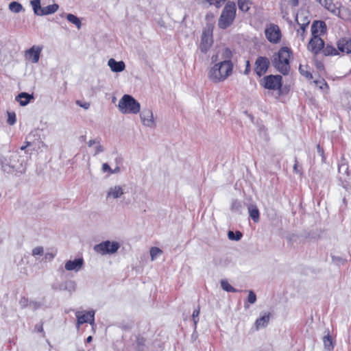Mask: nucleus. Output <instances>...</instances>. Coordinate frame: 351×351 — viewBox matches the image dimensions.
Wrapping results in <instances>:
<instances>
[{
  "instance_id": "603ef678",
  "label": "nucleus",
  "mask_w": 351,
  "mask_h": 351,
  "mask_svg": "<svg viewBox=\"0 0 351 351\" xmlns=\"http://www.w3.org/2000/svg\"><path fill=\"white\" fill-rule=\"evenodd\" d=\"M10 167H11V166H9V167H9V169H7V166H6V165H3V166H2V169H3V170L4 171H7L8 173H10V172H11V169H12V168H10Z\"/></svg>"
},
{
  "instance_id": "473e14b6",
  "label": "nucleus",
  "mask_w": 351,
  "mask_h": 351,
  "mask_svg": "<svg viewBox=\"0 0 351 351\" xmlns=\"http://www.w3.org/2000/svg\"><path fill=\"white\" fill-rule=\"evenodd\" d=\"M221 288L227 292H236L237 289H234L226 280H222L221 281Z\"/></svg>"
},
{
  "instance_id": "2f4dec72",
  "label": "nucleus",
  "mask_w": 351,
  "mask_h": 351,
  "mask_svg": "<svg viewBox=\"0 0 351 351\" xmlns=\"http://www.w3.org/2000/svg\"><path fill=\"white\" fill-rule=\"evenodd\" d=\"M323 343L324 348L327 349L328 350H331L333 349V343L332 338L330 335L324 336L323 338Z\"/></svg>"
},
{
  "instance_id": "6e6552de",
  "label": "nucleus",
  "mask_w": 351,
  "mask_h": 351,
  "mask_svg": "<svg viewBox=\"0 0 351 351\" xmlns=\"http://www.w3.org/2000/svg\"><path fill=\"white\" fill-rule=\"evenodd\" d=\"M30 3L34 14L37 16L52 14L57 12L59 8V5L56 3L42 8L40 5V0H32Z\"/></svg>"
},
{
  "instance_id": "09e8293b",
  "label": "nucleus",
  "mask_w": 351,
  "mask_h": 351,
  "mask_svg": "<svg viewBox=\"0 0 351 351\" xmlns=\"http://www.w3.org/2000/svg\"><path fill=\"white\" fill-rule=\"evenodd\" d=\"M21 167H17L15 165H12L10 168L16 169L18 170L20 173H23L25 171V169L22 167V165H20Z\"/></svg>"
},
{
  "instance_id": "2eb2a0df",
  "label": "nucleus",
  "mask_w": 351,
  "mask_h": 351,
  "mask_svg": "<svg viewBox=\"0 0 351 351\" xmlns=\"http://www.w3.org/2000/svg\"><path fill=\"white\" fill-rule=\"evenodd\" d=\"M213 35L210 31H204L199 45L200 51L206 53L213 45Z\"/></svg>"
},
{
  "instance_id": "c9c22d12",
  "label": "nucleus",
  "mask_w": 351,
  "mask_h": 351,
  "mask_svg": "<svg viewBox=\"0 0 351 351\" xmlns=\"http://www.w3.org/2000/svg\"><path fill=\"white\" fill-rule=\"evenodd\" d=\"M337 15L346 21L349 20L351 17L350 12L348 9L345 8L340 10V14H337Z\"/></svg>"
},
{
  "instance_id": "5fc2aeb1",
  "label": "nucleus",
  "mask_w": 351,
  "mask_h": 351,
  "mask_svg": "<svg viewBox=\"0 0 351 351\" xmlns=\"http://www.w3.org/2000/svg\"><path fill=\"white\" fill-rule=\"evenodd\" d=\"M91 341H92V337L91 336L88 337L86 339V341L88 343H90Z\"/></svg>"
},
{
  "instance_id": "7c9ffc66",
  "label": "nucleus",
  "mask_w": 351,
  "mask_h": 351,
  "mask_svg": "<svg viewBox=\"0 0 351 351\" xmlns=\"http://www.w3.org/2000/svg\"><path fill=\"white\" fill-rule=\"evenodd\" d=\"M9 10L14 13H19L23 10V8L21 3L12 1L9 5Z\"/></svg>"
},
{
  "instance_id": "5701e85b",
  "label": "nucleus",
  "mask_w": 351,
  "mask_h": 351,
  "mask_svg": "<svg viewBox=\"0 0 351 351\" xmlns=\"http://www.w3.org/2000/svg\"><path fill=\"white\" fill-rule=\"evenodd\" d=\"M296 21L299 26L308 27L310 23L308 13L304 11L299 12L296 16Z\"/></svg>"
},
{
  "instance_id": "37998d69",
  "label": "nucleus",
  "mask_w": 351,
  "mask_h": 351,
  "mask_svg": "<svg viewBox=\"0 0 351 351\" xmlns=\"http://www.w3.org/2000/svg\"><path fill=\"white\" fill-rule=\"evenodd\" d=\"M112 169L109 166L108 163H103L101 166V171L103 173H108L109 175H111Z\"/></svg>"
},
{
  "instance_id": "7ed1b4c3",
  "label": "nucleus",
  "mask_w": 351,
  "mask_h": 351,
  "mask_svg": "<svg viewBox=\"0 0 351 351\" xmlns=\"http://www.w3.org/2000/svg\"><path fill=\"white\" fill-rule=\"evenodd\" d=\"M236 16L237 8L235 3L233 1H228L218 19V27L222 29L230 27L234 21Z\"/></svg>"
},
{
  "instance_id": "4468645a",
  "label": "nucleus",
  "mask_w": 351,
  "mask_h": 351,
  "mask_svg": "<svg viewBox=\"0 0 351 351\" xmlns=\"http://www.w3.org/2000/svg\"><path fill=\"white\" fill-rule=\"evenodd\" d=\"M84 264L83 258L79 257L66 261L64 263V268L68 271L78 272L83 267Z\"/></svg>"
},
{
  "instance_id": "1a4fd4ad",
  "label": "nucleus",
  "mask_w": 351,
  "mask_h": 351,
  "mask_svg": "<svg viewBox=\"0 0 351 351\" xmlns=\"http://www.w3.org/2000/svg\"><path fill=\"white\" fill-rule=\"evenodd\" d=\"M260 84L266 89L280 90L282 87V77L279 75H267L261 80Z\"/></svg>"
},
{
  "instance_id": "20e7f679",
  "label": "nucleus",
  "mask_w": 351,
  "mask_h": 351,
  "mask_svg": "<svg viewBox=\"0 0 351 351\" xmlns=\"http://www.w3.org/2000/svg\"><path fill=\"white\" fill-rule=\"evenodd\" d=\"M117 108L123 114H137L141 110L140 103L130 95H123L119 99Z\"/></svg>"
},
{
  "instance_id": "9b49d317",
  "label": "nucleus",
  "mask_w": 351,
  "mask_h": 351,
  "mask_svg": "<svg viewBox=\"0 0 351 351\" xmlns=\"http://www.w3.org/2000/svg\"><path fill=\"white\" fill-rule=\"evenodd\" d=\"M265 34L267 39L271 43L276 44L280 40L281 32L279 27L276 25H269L265 30Z\"/></svg>"
},
{
  "instance_id": "8fccbe9b",
  "label": "nucleus",
  "mask_w": 351,
  "mask_h": 351,
  "mask_svg": "<svg viewBox=\"0 0 351 351\" xmlns=\"http://www.w3.org/2000/svg\"><path fill=\"white\" fill-rule=\"evenodd\" d=\"M120 172V168L119 167H117L114 169H112L111 170V175L112 174H116Z\"/></svg>"
},
{
  "instance_id": "393cba45",
  "label": "nucleus",
  "mask_w": 351,
  "mask_h": 351,
  "mask_svg": "<svg viewBox=\"0 0 351 351\" xmlns=\"http://www.w3.org/2000/svg\"><path fill=\"white\" fill-rule=\"evenodd\" d=\"M269 321V315L268 314H264L255 322V328L258 330L261 328H265L267 326Z\"/></svg>"
},
{
  "instance_id": "dca6fc26",
  "label": "nucleus",
  "mask_w": 351,
  "mask_h": 351,
  "mask_svg": "<svg viewBox=\"0 0 351 351\" xmlns=\"http://www.w3.org/2000/svg\"><path fill=\"white\" fill-rule=\"evenodd\" d=\"M324 43L320 37L312 36L311 38L307 49L313 54H317L323 49Z\"/></svg>"
},
{
  "instance_id": "f8f14e48",
  "label": "nucleus",
  "mask_w": 351,
  "mask_h": 351,
  "mask_svg": "<svg viewBox=\"0 0 351 351\" xmlns=\"http://www.w3.org/2000/svg\"><path fill=\"white\" fill-rule=\"evenodd\" d=\"M78 327L84 324L89 323L92 326L95 324V311H77L75 313Z\"/></svg>"
},
{
  "instance_id": "f704fd0d",
  "label": "nucleus",
  "mask_w": 351,
  "mask_h": 351,
  "mask_svg": "<svg viewBox=\"0 0 351 351\" xmlns=\"http://www.w3.org/2000/svg\"><path fill=\"white\" fill-rule=\"evenodd\" d=\"M228 237L232 241H239L242 237V234L239 231L234 232L233 231H229L228 232Z\"/></svg>"
},
{
  "instance_id": "c85d7f7f",
  "label": "nucleus",
  "mask_w": 351,
  "mask_h": 351,
  "mask_svg": "<svg viewBox=\"0 0 351 351\" xmlns=\"http://www.w3.org/2000/svg\"><path fill=\"white\" fill-rule=\"evenodd\" d=\"M66 19L71 23L75 25L77 28L79 29L81 28L82 23L80 19L73 14H68L66 15Z\"/></svg>"
},
{
  "instance_id": "4c0bfd02",
  "label": "nucleus",
  "mask_w": 351,
  "mask_h": 351,
  "mask_svg": "<svg viewBox=\"0 0 351 351\" xmlns=\"http://www.w3.org/2000/svg\"><path fill=\"white\" fill-rule=\"evenodd\" d=\"M307 27H308L300 26V27L297 29V36L300 37L302 40H304L306 37V29Z\"/></svg>"
},
{
  "instance_id": "f03ea898",
  "label": "nucleus",
  "mask_w": 351,
  "mask_h": 351,
  "mask_svg": "<svg viewBox=\"0 0 351 351\" xmlns=\"http://www.w3.org/2000/svg\"><path fill=\"white\" fill-rule=\"evenodd\" d=\"M292 58V51L287 47H283L272 57L274 66L283 75L290 71V60Z\"/></svg>"
},
{
  "instance_id": "a19ab883",
  "label": "nucleus",
  "mask_w": 351,
  "mask_h": 351,
  "mask_svg": "<svg viewBox=\"0 0 351 351\" xmlns=\"http://www.w3.org/2000/svg\"><path fill=\"white\" fill-rule=\"evenodd\" d=\"M256 301V295L252 291H248L247 302L250 304H254Z\"/></svg>"
},
{
  "instance_id": "f3484780",
  "label": "nucleus",
  "mask_w": 351,
  "mask_h": 351,
  "mask_svg": "<svg viewBox=\"0 0 351 351\" xmlns=\"http://www.w3.org/2000/svg\"><path fill=\"white\" fill-rule=\"evenodd\" d=\"M326 25L324 21H314L311 25V35L314 37H320L326 32Z\"/></svg>"
},
{
  "instance_id": "79ce46f5",
  "label": "nucleus",
  "mask_w": 351,
  "mask_h": 351,
  "mask_svg": "<svg viewBox=\"0 0 351 351\" xmlns=\"http://www.w3.org/2000/svg\"><path fill=\"white\" fill-rule=\"evenodd\" d=\"M199 313H200L199 307H197L193 312V322H194V324L195 326L197 325V324L199 321L198 316L199 315Z\"/></svg>"
},
{
  "instance_id": "bb28decb",
  "label": "nucleus",
  "mask_w": 351,
  "mask_h": 351,
  "mask_svg": "<svg viewBox=\"0 0 351 351\" xmlns=\"http://www.w3.org/2000/svg\"><path fill=\"white\" fill-rule=\"evenodd\" d=\"M313 83L318 88L323 91L325 95L328 93L329 86L324 79L315 80Z\"/></svg>"
},
{
  "instance_id": "6ab92c4d",
  "label": "nucleus",
  "mask_w": 351,
  "mask_h": 351,
  "mask_svg": "<svg viewBox=\"0 0 351 351\" xmlns=\"http://www.w3.org/2000/svg\"><path fill=\"white\" fill-rule=\"evenodd\" d=\"M338 51L342 53L349 54L351 53V39L343 38L337 42Z\"/></svg>"
},
{
  "instance_id": "423d86ee",
  "label": "nucleus",
  "mask_w": 351,
  "mask_h": 351,
  "mask_svg": "<svg viewBox=\"0 0 351 351\" xmlns=\"http://www.w3.org/2000/svg\"><path fill=\"white\" fill-rule=\"evenodd\" d=\"M139 118L141 125L143 127L148 128L149 129H154L157 126V119L154 116L152 109L149 108H144L141 110H140Z\"/></svg>"
},
{
  "instance_id": "aec40b11",
  "label": "nucleus",
  "mask_w": 351,
  "mask_h": 351,
  "mask_svg": "<svg viewBox=\"0 0 351 351\" xmlns=\"http://www.w3.org/2000/svg\"><path fill=\"white\" fill-rule=\"evenodd\" d=\"M87 144L88 146L92 149V152L95 156L101 153L104 151V147L101 144L100 139L97 138L90 139Z\"/></svg>"
},
{
  "instance_id": "9d476101",
  "label": "nucleus",
  "mask_w": 351,
  "mask_h": 351,
  "mask_svg": "<svg viewBox=\"0 0 351 351\" xmlns=\"http://www.w3.org/2000/svg\"><path fill=\"white\" fill-rule=\"evenodd\" d=\"M43 49V47L41 45H34L32 46L29 49L25 51L24 56L25 60L33 64L38 62Z\"/></svg>"
},
{
  "instance_id": "a878e982",
  "label": "nucleus",
  "mask_w": 351,
  "mask_h": 351,
  "mask_svg": "<svg viewBox=\"0 0 351 351\" xmlns=\"http://www.w3.org/2000/svg\"><path fill=\"white\" fill-rule=\"evenodd\" d=\"M198 3L204 7L208 8L212 5L219 8L221 6V3L223 0H197Z\"/></svg>"
},
{
  "instance_id": "a211bd4d",
  "label": "nucleus",
  "mask_w": 351,
  "mask_h": 351,
  "mask_svg": "<svg viewBox=\"0 0 351 351\" xmlns=\"http://www.w3.org/2000/svg\"><path fill=\"white\" fill-rule=\"evenodd\" d=\"M108 66L112 73H121L125 69V64L123 61H117L114 58H110L108 61Z\"/></svg>"
},
{
  "instance_id": "c03bdc74",
  "label": "nucleus",
  "mask_w": 351,
  "mask_h": 351,
  "mask_svg": "<svg viewBox=\"0 0 351 351\" xmlns=\"http://www.w3.org/2000/svg\"><path fill=\"white\" fill-rule=\"evenodd\" d=\"M76 285L75 282L70 281L66 283V289H67L69 291L72 292L75 290Z\"/></svg>"
},
{
  "instance_id": "72a5a7b5",
  "label": "nucleus",
  "mask_w": 351,
  "mask_h": 351,
  "mask_svg": "<svg viewBox=\"0 0 351 351\" xmlns=\"http://www.w3.org/2000/svg\"><path fill=\"white\" fill-rule=\"evenodd\" d=\"M162 254V251L157 247H153L150 249V256L152 261H155Z\"/></svg>"
},
{
  "instance_id": "e433bc0d",
  "label": "nucleus",
  "mask_w": 351,
  "mask_h": 351,
  "mask_svg": "<svg viewBox=\"0 0 351 351\" xmlns=\"http://www.w3.org/2000/svg\"><path fill=\"white\" fill-rule=\"evenodd\" d=\"M44 254V248L42 246H36L32 250V255L34 257L43 256Z\"/></svg>"
},
{
  "instance_id": "ea45409f",
  "label": "nucleus",
  "mask_w": 351,
  "mask_h": 351,
  "mask_svg": "<svg viewBox=\"0 0 351 351\" xmlns=\"http://www.w3.org/2000/svg\"><path fill=\"white\" fill-rule=\"evenodd\" d=\"M324 53L327 56H335L338 54L337 50L332 46H326L324 49Z\"/></svg>"
},
{
  "instance_id": "de8ad7c7",
  "label": "nucleus",
  "mask_w": 351,
  "mask_h": 351,
  "mask_svg": "<svg viewBox=\"0 0 351 351\" xmlns=\"http://www.w3.org/2000/svg\"><path fill=\"white\" fill-rule=\"evenodd\" d=\"M245 64H246V66H245V69L244 71V74L245 75H247L250 71V61L247 60L245 62Z\"/></svg>"
},
{
  "instance_id": "0eeeda50",
  "label": "nucleus",
  "mask_w": 351,
  "mask_h": 351,
  "mask_svg": "<svg viewBox=\"0 0 351 351\" xmlns=\"http://www.w3.org/2000/svg\"><path fill=\"white\" fill-rule=\"evenodd\" d=\"M125 193V184H112L106 191V199L112 202L123 198Z\"/></svg>"
},
{
  "instance_id": "58836bf2",
  "label": "nucleus",
  "mask_w": 351,
  "mask_h": 351,
  "mask_svg": "<svg viewBox=\"0 0 351 351\" xmlns=\"http://www.w3.org/2000/svg\"><path fill=\"white\" fill-rule=\"evenodd\" d=\"M7 122L9 125H13L16 122V114L13 112H8V120Z\"/></svg>"
},
{
  "instance_id": "a18cd8bd",
  "label": "nucleus",
  "mask_w": 351,
  "mask_h": 351,
  "mask_svg": "<svg viewBox=\"0 0 351 351\" xmlns=\"http://www.w3.org/2000/svg\"><path fill=\"white\" fill-rule=\"evenodd\" d=\"M76 104L78 106H80V107H82V108H83L84 109H86V110L88 109L89 107H90V104L88 102L82 103L80 101H77Z\"/></svg>"
},
{
  "instance_id": "6e6d98bb",
  "label": "nucleus",
  "mask_w": 351,
  "mask_h": 351,
  "mask_svg": "<svg viewBox=\"0 0 351 351\" xmlns=\"http://www.w3.org/2000/svg\"><path fill=\"white\" fill-rule=\"evenodd\" d=\"M293 170L295 171V172H298V166H297V164L295 163L293 166Z\"/></svg>"
},
{
  "instance_id": "412c9836",
  "label": "nucleus",
  "mask_w": 351,
  "mask_h": 351,
  "mask_svg": "<svg viewBox=\"0 0 351 351\" xmlns=\"http://www.w3.org/2000/svg\"><path fill=\"white\" fill-rule=\"evenodd\" d=\"M32 94H29L25 92L21 93L16 97L15 100L19 103L21 106H27L32 100L34 99Z\"/></svg>"
},
{
  "instance_id": "864d4df0",
  "label": "nucleus",
  "mask_w": 351,
  "mask_h": 351,
  "mask_svg": "<svg viewBox=\"0 0 351 351\" xmlns=\"http://www.w3.org/2000/svg\"><path fill=\"white\" fill-rule=\"evenodd\" d=\"M25 145L21 147V150L25 149L28 146L30 145V143L29 142H25Z\"/></svg>"
},
{
  "instance_id": "49530a36",
  "label": "nucleus",
  "mask_w": 351,
  "mask_h": 351,
  "mask_svg": "<svg viewBox=\"0 0 351 351\" xmlns=\"http://www.w3.org/2000/svg\"><path fill=\"white\" fill-rule=\"evenodd\" d=\"M56 252H50V253H46L45 254V259H48V260H52L55 256H56Z\"/></svg>"
},
{
  "instance_id": "ddd939ff",
  "label": "nucleus",
  "mask_w": 351,
  "mask_h": 351,
  "mask_svg": "<svg viewBox=\"0 0 351 351\" xmlns=\"http://www.w3.org/2000/svg\"><path fill=\"white\" fill-rule=\"evenodd\" d=\"M269 60L263 56L257 58L255 62L254 71L258 76L264 75L269 67Z\"/></svg>"
},
{
  "instance_id": "3c124183",
  "label": "nucleus",
  "mask_w": 351,
  "mask_h": 351,
  "mask_svg": "<svg viewBox=\"0 0 351 351\" xmlns=\"http://www.w3.org/2000/svg\"><path fill=\"white\" fill-rule=\"evenodd\" d=\"M299 1L298 0H289V3L292 6H296L298 5Z\"/></svg>"
},
{
  "instance_id": "39448f33",
  "label": "nucleus",
  "mask_w": 351,
  "mask_h": 351,
  "mask_svg": "<svg viewBox=\"0 0 351 351\" xmlns=\"http://www.w3.org/2000/svg\"><path fill=\"white\" fill-rule=\"evenodd\" d=\"M120 243L116 241H105L94 246L96 253L101 255L115 254L120 248Z\"/></svg>"
},
{
  "instance_id": "cd10ccee",
  "label": "nucleus",
  "mask_w": 351,
  "mask_h": 351,
  "mask_svg": "<svg viewBox=\"0 0 351 351\" xmlns=\"http://www.w3.org/2000/svg\"><path fill=\"white\" fill-rule=\"evenodd\" d=\"M248 212L250 217L254 222H258L259 221V211L256 206H250L248 207Z\"/></svg>"
},
{
  "instance_id": "c756f323",
  "label": "nucleus",
  "mask_w": 351,
  "mask_h": 351,
  "mask_svg": "<svg viewBox=\"0 0 351 351\" xmlns=\"http://www.w3.org/2000/svg\"><path fill=\"white\" fill-rule=\"evenodd\" d=\"M299 71L302 75L304 76L307 79H311L312 77L310 69L306 64L304 65L300 64L299 66Z\"/></svg>"
},
{
  "instance_id": "b1692460",
  "label": "nucleus",
  "mask_w": 351,
  "mask_h": 351,
  "mask_svg": "<svg viewBox=\"0 0 351 351\" xmlns=\"http://www.w3.org/2000/svg\"><path fill=\"white\" fill-rule=\"evenodd\" d=\"M237 5L241 12L247 13L253 6V2L252 0H237Z\"/></svg>"
},
{
  "instance_id": "f257e3e1",
  "label": "nucleus",
  "mask_w": 351,
  "mask_h": 351,
  "mask_svg": "<svg viewBox=\"0 0 351 351\" xmlns=\"http://www.w3.org/2000/svg\"><path fill=\"white\" fill-rule=\"evenodd\" d=\"M232 53L228 48H222L211 57L213 64L208 72V79L214 83H220L227 80L233 73Z\"/></svg>"
},
{
  "instance_id": "4be33fe9",
  "label": "nucleus",
  "mask_w": 351,
  "mask_h": 351,
  "mask_svg": "<svg viewBox=\"0 0 351 351\" xmlns=\"http://www.w3.org/2000/svg\"><path fill=\"white\" fill-rule=\"evenodd\" d=\"M319 3L333 14H340V10L332 2V0H319Z\"/></svg>"
}]
</instances>
